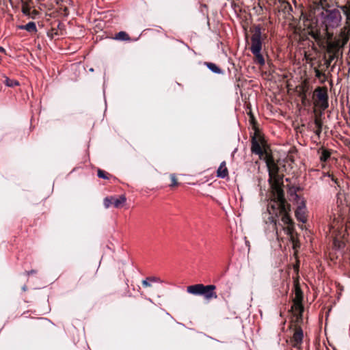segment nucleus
Masks as SVG:
<instances>
[{"label":"nucleus","instance_id":"nucleus-32","mask_svg":"<svg viewBox=\"0 0 350 350\" xmlns=\"http://www.w3.org/2000/svg\"><path fill=\"white\" fill-rule=\"evenodd\" d=\"M38 14V12L36 10H33L31 11V15L29 16L31 17L32 18H34Z\"/></svg>","mask_w":350,"mask_h":350},{"label":"nucleus","instance_id":"nucleus-9","mask_svg":"<svg viewBox=\"0 0 350 350\" xmlns=\"http://www.w3.org/2000/svg\"><path fill=\"white\" fill-rule=\"evenodd\" d=\"M304 333L301 327L295 325L293 336L290 338L289 342L291 345L296 349H300L303 342Z\"/></svg>","mask_w":350,"mask_h":350},{"label":"nucleus","instance_id":"nucleus-45","mask_svg":"<svg viewBox=\"0 0 350 350\" xmlns=\"http://www.w3.org/2000/svg\"><path fill=\"white\" fill-rule=\"evenodd\" d=\"M335 64H336V63L332 66V68H331L332 71L333 70L334 68L335 67Z\"/></svg>","mask_w":350,"mask_h":350},{"label":"nucleus","instance_id":"nucleus-11","mask_svg":"<svg viewBox=\"0 0 350 350\" xmlns=\"http://www.w3.org/2000/svg\"><path fill=\"white\" fill-rule=\"evenodd\" d=\"M336 5L345 15L346 24L350 27V0H336Z\"/></svg>","mask_w":350,"mask_h":350},{"label":"nucleus","instance_id":"nucleus-39","mask_svg":"<svg viewBox=\"0 0 350 350\" xmlns=\"http://www.w3.org/2000/svg\"><path fill=\"white\" fill-rule=\"evenodd\" d=\"M36 273V270H31L30 271H28L27 272V275H32V274H34Z\"/></svg>","mask_w":350,"mask_h":350},{"label":"nucleus","instance_id":"nucleus-43","mask_svg":"<svg viewBox=\"0 0 350 350\" xmlns=\"http://www.w3.org/2000/svg\"><path fill=\"white\" fill-rule=\"evenodd\" d=\"M273 217V222H274L275 225L277 226V222H276V220L274 219Z\"/></svg>","mask_w":350,"mask_h":350},{"label":"nucleus","instance_id":"nucleus-8","mask_svg":"<svg viewBox=\"0 0 350 350\" xmlns=\"http://www.w3.org/2000/svg\"><path fill=\"white\" fill-rule=\"evenodd\" d=\"M261 30L257 27L251 38L250 51L252 53H258L262 50Z\"/></svg>","mask_w":350,"mask_h":350},{"label":"nucleus","instance_id":"nucleus-19","mask_svg":"<svg viewBox=\"0 0 350 350\" xmlns=\"http://www.w3.org/2000/svg\"><path fill=\"white\" fill-rule=\"evenodd\" d=\"M295 216L297 220L303 223H305L306 221V217L305 216L304 211L301 206H298V208L295 211Z\"/></svg>","mask_w":350,"mask_h":350},{"label":"nucleus","instance_id":"nucleus-1","mask_svg":"<svg viewBox=\"0 0 350 350\" xmlns=\"http://www.w3.org/2000/svg\"><path fill=\"white\" fill-rule=\"evenodd\" d=\"M269 172V183L272 189V203L268 206L270 214L275 215V217H281L282 224L278 222L282 230L289 236L290 240L295 243L297 232L295 229V223L290 217L291 205L284 198L283 190L284 175L280 174V168L275 162L272 154H266L264 157Z\"/></svg>","mask_w":350,"mask_h":350},{"label":"nucleus","instance_id":"nucleus-37","mask_svg":"<svg viewBox=\"0 0 350 350\" xmlns=\"http://www.w3.org/2000/svg\"><path fill=\"white\" fill-rule=\"evenodd\" d=\"M60 9H63V12H62V14H64V15H68V8L66 7H64V8H60Z\"/></svg>","mask_w":350,"mask_h":350},{"label":"nucleus","instance_id":"nucleus-29","mask_svg":"<svg viewBox=\"0 0 350 350\" xmlns=\"http://www.w3.org/2000/svg\"><path fill=\"white\" fill-rule=\"evenodd\" d=\"M314 72L315 75L317 78L320 79L322 77H325V71H323L321 68L319 67L314 68Z\"/></svg>","mask_w":350,"mask_h":350},{"label":"nucleus","instance_id":"nucleus-33","mask_svg":"<svg viewBox=\"0 0 350 350\" xmlns=\"http://www.w3.org/2000/svg\"><path fill=\"white\" fill-rule=\"evenodd\" d=\"M85 278H84V276H81L79 280L78 284L81 286L85 284Z\"/></svg>","mask_w":350,"mask_h":350},{"label":"nucleus","instance_id":"nucleus-16","mask_svg":"<svg viewBox=\"0 0 350 350\" xmlns=\"http://www.w3.org/2000/svg\"><path fill=\"white\" fill-rule=\"evenodd\" d=\"M217 176L219 178H226L228 176V170L226 166V162L223 161L221 163L217 171Z\"/></svg>","mask_w":350,"mask_h":350},{"label":"nucleus","instance_id":"nucleus-26","mask_svg":"<svg viewBox=\"0 0 350 350\" xmlns=\"http://www.w3.org/2000/svg\"><path fill=\"white\" fill-rule=\"evenodd\" d=\"M5 83L7 86L12 87V88L19 85V83L18 81L14 80V79H10L8 77L5 80Z\"/></svg>","mask_w":350,"mask_h":350},{"label":"nucleus","instance_id":"nucleus-6","mask_svg":"<svg viewBox=\"0 0 350 350\" xmlns=\"http://www.w3.org/2000/svg\"><path fill=\"white\" fill-rule=\"evenodd\" d=\"M215 289L216 286L213 284L205 286L202 284H197L188 286L187 291L188 293L193 295L203 296L206 299L210 300L217 297V293L215 291Z\"/></svg>","mask_w":350,"mask_h":350},{"label":"nucleus","instance_id":"nucleus-28","mask_svg":"<svg viewBox=\"0 0 350 350\" xmlns=\"http://www.w3.org/2000/svg\"><path fill=\"white\" fill-rule=\"evenodd\" d=\"M58 35V31L55 28H51L47 31V36L51 39L53 40L55 36Z\"/></svg>","mask_w":350,"mask_h":350},{"label":"nucleus","instance_id":"nucleus-22","mask_svg":"<svg viewBox=\"0 0 350 350\" xmlns=\"http://www.w3.org/2000/svg\"><path fill=\"white\" fill-rule=\"evenodd\" d=\"M116 39L120 40H129L130 37L125 31H120L116 34Z\"/></svg>","mask_w":350,"mask_h":350},{"label":"nucleus","instance_id":"nucleus-35","mask_svg":"<svg viewBox=\"0 0 350 350\" xmlns=\"http://www.w3.org/2000/svg\"><path fill=\"white\" fill-rule=\"evenodd\" d=\"M325 54H327V61L329 62L331 64L332 61L334 60V57L331 55V54H327V53Z\"/></svg>","mask_w":350,"mask_h":350},{"label":"nucleus","instance_id":"nucleus-10","mask_svg":"<svg viewBox=\"0 0 350 350\" xmlns=\"http://www.w3.org/2000/svg\"><path fill=\"white\" fill-rule=\"evenodd\" d=\"M126 200V198L124 195L119 196L118 198L110 196L104 199L103 204L106 208H108L111 205H113L116 208H120L123 206Z\"/></svg>","mask_w":350,"mask_h":350},{"label":"nucleus","instance_id":"nucleus-27","mask_svg":"<svg viewBox=\"0 0 350 350\" xmlns=\"http://www.w3.org/2000/svg\"><path fill=\"white\" fill-rule=\"evenodd\" d=\"M97 175L99 178L103 179H109V177L111 176V175L109 173L100 169L98 170Z\"/></svg>","mask_w":350,"mask_h":350},{"label":"nucleus","instance_id":"nucleus-15","mask_svg":"<svg viewBox=\"0 0 350 350\" xmlns=\"http://www.w3.org/2000/svg\"><path fill=\"white\" fill-rule=\"evenodd\" d=\"M318 154L320 155V161L323 163H325L331 157V152L329 150L321 147L318 150Z\"/></svg>","mask_w":350,"mask_h":350},{"label":"nucleus","instance_id":"nucleus-4","mask_svg":"<svg viewBox=\"0 0 350 350\" xmlns=\"http://www.w3.org/2000/svg\"><path fill=\"white\" fill-rule=\"evenodd\" d=\"M295 9L293 8L291 3L286 0L278 1V10L284 14V17L290 21H296L297 20H302L307 15L308 10H306L301 3L298 4L296 0H293Z\"/></svg>","mask_w":350,"mask_h":350},{"label":"nucleus","instance_id":"nucleus-2","mask_svg":"<svg viewBox=\"0 0 350 350\" xmlns=\"http://www.w3.org/2000/svg\"><path fill=\"white\" fill-rule=\"evenodd\" d=\"M329 8L320 9H310L307 15L304 18V29L308 31L310 35V28L306 25L308 23H314L317 30L321 33L327 40L334 38V29L338 28L342 21L340 11L338 9L329 10Z\"/></svg>","mask_w":350,"mask_h":350},{"label":"nucleus","instance_id":"nucleus-7","mask_svg":"<svg viewBox=\"0 0 350 350\" xmlns=\"http://www.w3.org/2000/svg\"><path fill=\"white\" fill-rule=\"evenodd\" d=\"M313 96L316 98V101L319 107L325 110L328 107V95L326 87H318L314 91Z\"/></svg>","mask_w":350,"mask_h":350},{"label":"nucleus","instance_id":"nucleus-3","mask_svg":"<svg viewBox=\"0 0 350 350\" xmlns=\"http://www.w3.org/2000/svg\"><path fill=\"white\" fill-rule=\"evenodd\" d=\"M306 25L310 28V36L321 47L326 46V53H334L340 51V49L347 43L349 40L350 33L347 31L349 27L347 25L343 27L340 33V38L333 40V39L327 40L321 33H319L315 28L314 23L307 22Z\"/></svg>","mask_w":350,"mask_h":350},{"label":"nucleus","instance_id":"nucleus-12","mask_svg":"<svg viewBox=\"0 0 350 350\" xmlns=\"http://www.w3.org/2000/svg\"><path fill=\"white\" fill-rule=\"evenodd\" d=\"M314 122V124L317 128L314 133L319 137L323 129H325V130L328 129V127L327 126H323V120L321 118V113L315 115Z\"/></svg>","mask_w":350,"mask_h":350},{"label":"nucleus","instance_id":"nucleus-41","mask_svg":"<svg viewBox=\"0 0 350 350\" xmlns=\"http://www.w3.org/2000/svg\"><path fill=\"white\" fill-rule=\"evenodd\" d=\"M27 286H26V285H24V286L22 287V290H23V291H27Z\"/></svg>","mask_w":350,"mask_h":350},{"label":"nucleus","instance_id":"nucleus-30","mask_svg":"<svg viewBox=\"0 0 350 350\" xmlns=\"http://www.w3.org/2000/svg\"><path fill=\"white\" fill-rule=\"evenodd\" d=\"M170 179H171V184L170 185V187H173L178 186L179 185L175 174H170Z\"/></svg>","mask_w":350,"mask_h":350},{"label":"nucleus","instance_id":"nucleus-17","mask_svg":"<svg viewBox=\"0 0 350 350\" xmlns=\"http://www.w3.org/2000/svg\"><path fill=\"white\" fill-rule=\"evenodd\" d=\"M20 29H24L29 33H36L37 31V28L36 23L34 22H29L27 24L25 25H20L18 27Z\"/></svg>","mask_w":350,"mask_h":350},{"label":"nucleus","instance_id":"nucleus-34","mask_svg":"<svg viewBox=\"0 0 350 350\" xmlns=\"http://www.w3.org/2000/svg\"><path fill=\"white\" fill-rule=\"evenodd\" d=\"M327 54H331V55L334 57V59H338L339 55V51L334 52V53H328Z\"/></svg>","mask_w":350,"mask_h":350},{"label":"nucleus","instance_id":"nucleus-40","mask_svg":"<svg viewBox=\"0 0 350 350\" xmlns=\"http://www.w3.org/2000/svg\"><path fill=\"white\" fill-rule=\"evenodd\" d=\"M0 52L5 53V49L4 48H3L2 46H0Z\"/></svg>","mask_w":350,"mask_h":350},{"label":"nucleus","instance_id":"nucleus-42","mask_svg":"<svg viewBox=\"0 0 350 350\" xmlns=\"http://www.w3.org/2000/svg\"><path fill=\"white\" fill-rule=\"evenodd\" d=\"M293 195L295 196V198H298V195L296 193L295 190H294V191H293Z\"/></svg>","mask_w":350,"mask_h":350},{"label":"nucleus","instance_id":"nucleus-23","mask_svg":"<svg viewBox=\"0 0 350 350\" xmlns=\"http://www.w3.org/2000/svg\"><path fill=\"white\" fill-rule=\"evenodd\" d=\"M313 1L317 6H321V9L329 8V4L328 3L327 0H313Z\"/></svg>","mask_w":350,"mask_h":350},{"label":"nucleus","instance_id":"nucleus-18","mask_svg":"<svg viewBox=\"0 0 350 350\" xmlns=\"http://www.w3.org/2000/svg\"><path fill=\"white\" fill-rule=\"evenodd\" d=\"M330 66L329 62L327 61V54H324L322 59L319 62L318 67L326 72Z\"/></svg>","mask_w":350,"mask_h":350},{"label":"nucleus","instance_id":"nucleus-5","mask_svg":"<svg viewBox=\"0 0 350 350\" xmlns=\"http://www.w3.org/2000/svg\"><path fill=\"white\" fill-rule=\"evenodd\" d=\"M250 122L253 125L255 132L254 135L252 137V147L251 150L252 153L258 154L260 159H263L266 156V154H270L265 148H262L264 146L265 140L262 136L260 135L259 131L256 128L257 122L254 118V116L251 114Z\"/></svg>","mask_w":350,"mask_h":350},{"label":"nucleus","instance_id":"nucleus-46","mask_svg":"<svg viewBox=\"0 0 350 350\" xmlns=\"http://www.w3.org/2000/svg\"><path fill=\"white\" fill-rule=\"evenodd\" d=\"M276 234H277V237L278 238L279 237V234H278V230H276Z\"/></svg>","mask_w":350,"mask_h":350},{"label":"nucleus","instance_id":"nucleus-13","mask_svg":"<svg viewBox=\"0 0 350 350\" xmlns=\"http://www.w3.org/2000/svg\"><path fill=\"white\" fill-rule=\"evenodd\" d=\"M291 310L293 312L294 315L297 317V319H301L304 312L303 303L293 302Z\"/></svg>","mask_w":350,"mask_h":350},{"label":"nucleus","instance_id":"nucleus-38","mask_svg":"<svg viewBox=\"0 0 350 350\" xmlns=\"http://www.w3.org/2000/svg\"><path fill=\"white\" fill-rule=\"evenodd\" d=\"M332 180L337 185H338V179L336 178L333 175L332 176Z\"/></svg>","mask_w":350,"mask_h":350},{"label":"nucleus","instance_id":"nucleus-44","mask_svg":"<svg viewBox=\"0 0 350 350\" xmlns=\"http://www.w3.org/2000/svg\"><path fill=\"white\" fill-rule=\"evenodd\" d=\"M8 1L10 2V3L12 5H13L12 0H8Z\"/></svg>","mask_w":350,"mask_h":350},{"label":"nucleus","instance_id":"nucleus-14","mask_svg":"<svg viewBox=\"0 0 350 350\" xmlns=\"http://www.w3.org/2000/svg\"><path fill=\"white\" fill-rule=\"evenodd\" d=\"M295 287V297L293 299L295 303H303L304 295L299 284L297 282L294 284Z\"/></svg>","mask_w":350,"mask_h":350},{"label":"nucleus","instance_id":"nucleus-20","mask_svg":"<svg viewBox=\"0 0 350 350\" xmlns=\"http://www.w3.org/2000/svg\"><path fill=\"white\" fill-rule=\"evenodd\" d=\"M204 64L205 66H206L214 73H217V74H221V73H223L222 70L220 68H219L214 63L205 62L204 63Z\"/></svg>","mask_w":350,"mask_h":350},{"label":"nucleus","instance_id":"nucleus-21","mask_svg":"<svg viewBox=\"0 0 350 350\" xmlns=\"http://www.w3.org/2000/svg\"><path fill=\"white\" fill-rule=\"evenodd\" d=\"M252 54L254 56V62L259 64L260 66H263L265 64V59L261 54V51H259L258 53H252Z\"/></svg>","mask_w":350,"mask_h":350},{"label":"nucleus","instance_id":"nucleus-36","mask_svg":"<svg viewBox=\"0 0 350 350\" xmlns=\"http://www.w3.org/2000/svg\"><path fill=\"white\" fill-rule=\"evenodd\" d=\"M147 280H148L150 282H158L159 279L154 277H148L147 278Z\"/></svg>","mask_w":350,"mask_h":350},{"label":"nucleus","instance_id":"nucleus-24","mask_svg":"<svg viewBox=\"0 0 350 350\" xmlns=\"http://www.w3.org/2000/svg\"><path fill=\"white\" fill-rule=\"evenodd\" d=\"M308 90V88L306 86L302 87L301 91L299 93V97L301 99V101L303 103H305L306 100H307V91Z\"/></svg>","mask_w":350,"mask_h":350},{"label":"nucleus","instance_id":"nucleus-31","mask_svg":"<svg viewBox=\"0 0 350 350\" xmlns=\"http://www.w3.org/2000/svg\"><path fill=\"white\" fill-rule=\"evenodd\" d=\"M148 281L149 280H147V278L146 280H142V283L144 287H149L151 286Z\"/></svg>","mask_w":350,"mask_h":350},{"label":"nucleus","instance_id":"nucleus-25","mask_svg":"<svg viewBox=\"0 0 350 350\" xmlns=\"http://www.w3.org/2000/svg\"><path fill=\"white\" fill-rule=\"evenodd\" d=\"M22 12L26 16L31 15V8L27 2L23 1Z\"/></svg>","mask_w":350,"mask_h":350}]
</instances>
